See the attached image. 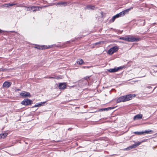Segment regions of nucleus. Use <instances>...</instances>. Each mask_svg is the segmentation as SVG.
<instances>
[{
    "label": "nucleus",
    "mask_w": 157,
    "mask_h": 157,
    "mask_svg": "<svg viewBox=\"0 0 157 157\" xmlns=\"http://www.w3.org/2000/svg\"><path fill=\"white\" fill-rule=\"evenodd\" d=\"M130 36H126L123 37H121L119 38L120 40H123L128 42H137L139 41L140 40V38H136L134 37H130Z\"/></svg>",
    "instance_id": "nucleus-1"
},
{
    "label": "nucleus",
    "mask_w": 157,
    "mask_h": 157,
    "mask_svg": "<svg viewBox=\"0 0 157 157\" xmlns=\"http://www.w3.org/2000/svg\"><path fill=\"white\" fill-rule=\"evenodd\" d=\"M42 7L39 6H32L30 7H28L27 8V10L30 11H36L40 10L39 9H41Z\"/></svg>",
    "instance_id": "nucleus-2"
},
{
    "label": "nucleus",
    "mask_w": 157,
    "mask_h": 157,
    "mask_svg": "<svg viewBox=\"0 0 157 157\" xmlns=\"http://www.w3.org/2000/svg\"><path fill=\"white\" fill-rule=\"evenodd\" d=\"M118 48L117 46H115L110 48L108 51V53L110 55L113 54L114 53L117 51Z\"/></svg>",
    "instance_id": "nucleus-3"
},
{
    "label": "nucleus",
    "mask_w": 157,
    "mask_h": 157,
    "mask_svg": "<svg viewBox=\"0 0 157 157\" xmlns=\"http://www.w3.org/2000/svg\"><path fill=\"white\" fill-rule=\"evenodd\" d=\"M144 141H141V142H138L135 143L134 144H133L128 147L127 148H126V150H128L130 149H131L132 148H136V147H137L139 145H140V144L143 142Z\"/></svg>",
    "instance_id": "nucleus-4"
},
{
    "label": "nucleus",
    "mask_w": 157,
    "mask_h": 157,
    "mask_svg": "<svg viewBox=\"0 0 157 157\" xmlns=\"http://www.w3.org/2000/svg\"><path fill=\"white\" fill-rule=\"evenodd\" d=\"M32 102V101L29 99H25L21 101V104L25 105H31Z\"/></svg>",
    "instance_id": "nucleus-5"
},
{
    "label": "nucleus",
    "mask_w": 157,
    "mask_h": 157,
    "mask_svg": "<svg viewBox=\"0 0 157 157\" xmlns=\"http://www.w3.org/2000/svg\"><path fill=\"white\" fill-rule=\"evenodd\" d=\"M124 67L121 66L117 67V68H111L108 70V71L110 72H115L118 71L120 70H122Z\"/></svg>",
    "instance_id": "nucleus-6"
},
{
    "label": "nucleus",
    "mask_w": 157,
    "mask_h": 157,
    "mask_svg": "<svg viewBox=\"0 0 157 157\" xmlns=\"http://www.w3.org/2000/svg\"><path fill=\"white\" fill-rule=\"evenodd\" d=\"M130 9H127L120 12L119 13L117 14L118 17L123 16L125 14L128 13Z\"/></svg>",
    "instance_id": "nucleus-7"
},
{
    "label": "nucleus",
    "mask_w": 157,
    "mask_h": 157,
    "mask_svg": "<svg viewBox=\"0 0 157 157\" xmlns=\"http://www.w3.org/2000/svg\"><path fill=\"white\" fill-rule=\"evenodd\" d=\"M125 101H127L131 100L132 99V97H135V95L133 96L131 95V94L126 95L123 96Z\"/></svg>",
    "instance_id": "nucleus-8"
},
{
    "label": "nucleus",
    "mask_w": 157,
    "mask_h": 157,
    "mask_svg": "<svg viewBox=\"0 0 157 157\" xmlns=\"http://www.w3.org/2000/svg\"><path fill=\"white\" fill-rule=\"evenodd\" d=\"M11 84V83L8 81H5L3 84V86L4 88H8L10 87Z\"/></svg>",
    "instance_id": "nucleus-9"
},
{
    "label": "nucleus",
    "mask_w": 157,
    "mask_h": 157,
    "mask_svg": "<svg viewBox=\"0 0 157 157\" xmlns=\"http://www.w3.org/2000/svg\"><path fill=\"white\" fill-rule=\"evenodd\" d=\"M66 85L65 83H60L59 85V88L60 89L63 90L66 88Z\"/></svg>",
    "instance_id": "nucleus-10"
},
{
    "label": "nucleus",
    "mask_w": 157,
    "mask_h": 157,
    "mask_svg": "<svg viewBox=\"0 0 157 157\" xmlns=\"http://www.w3.org/2000/svg\"><path fill=\"white\" fill-rule=\"evenodd\" d=\"M20 95L22 97H25L28 96L30 97H31V95L29 93L25 91H24L23 92L21 93L20 94Z\"/></svg>",
    "instance_id": "nucleus-11"
},
{
    "label": "nucleus",
    "mask_w": 157,
    "mask_h": 157,
    "mask_svg": "<svg viewBox=\"0 0 157 157\" xmlns=\"http://www.w3.org/2000/svg\"><path fill=\"white\" fill-rule=\"evenodd\" d=\"M67 5V3L66 2H61L57 3L56 5L60 6H65Z\"/></svg>",
    "instance_id": "nucleus-12"
},
{
    "label": "nucleus",
    "mask_w": 157,
    "mask_h": 157,
    "mask_svg": "<svg viewBox=\"0 0 157 157\" xmlns=\"http://www.w3.org/2000/svg\"><path fill=\"white\" fill-rule=\"evenodd\" d=\"M125 102L123 96L119 97L117 100V103H119L121 102Z\"/></svg>",
    "instance_id": "nucleus-13"
},
{
    "label": "nucleus",
    "mask_w": 157,
    "mask_h": 157,
    "mask_svg": "<svg viewBox=\"0 0 157 157\" xmlns=\"http://www.w3.org/2000/svg\"><path fill=\"white\" fill-rule=\"evenodd\" d=\"M35 48L39 49H48L49 48V47H47L45 45L40 46L38 45H37L36 47H35Z\"/></svg>",
    "instance_id": "nucleus-14"
},
{
    "label": "nucleus",
    "mask_w": 157,
    "mask_h": 157,
    "mask_svg": "<svg viewBox=\"0 0 157 157\" xmlns=\"http://www.w3.org/2000/svg\"><path fill=\"white\" fill-rule=\"evenodd\" d=\"M143 116L141 114H138L136 115L134 117V120L141 119L142 117Z\"/></svg>",
    "instance_id": "nucleus-15"
},
{
    "label": "nucleus",
    "mask_w": 157,
    "mask_h": 157,
    "mask_svg": "<svg viewBox=\"0 0 157 157\" xmlns=\"http://www.w3.org/2000/svg\"><path fill=\"white\" fill-rule=\"evenodd\" d=\"M114 108H115V107H108L107 108H102V109H99V111H108L109 110H111L112 109H114Z\"/></svg>",
    "instance_id": "nucleus-16"
},
{
    "label": "nucleus",
    "mask_w": 157,
    "mask_h": 157,
    "mask_svg": "<svg viewBox=\"0 0 157 157\" xmlns=\"http://www.w3.org/2000/svg\"><path fill=\"white\" fill-rule=\"evenodd\" d=\"M95 8L94 6H92L90 5H88L86 6V9L91 10H94Z\"/></svg>",
    "instance_id": "nucleus-17"
},
{
    "label": "nucleus",
    "mask_w": 157,
    "mask_h": 157,
    "mask_svg": "<svg viewBox=\"0 0 157 157\" xmlns=\"http://www.w3.org/2000/svg\"><path fill=\"white\" fill-rule=\"evenodd\" d=\"M118 18V17L117 16L116 14L113 16L112 18L109 20V22H113L114 21L115 19L116 18Z\"/></svg>",
    "instance_id": "nucleus-18"
},
{
    "label": "nucleus",
    "mask_w": 157,
    "mask_h": 157,
    "mask_svg": "<svg viewBox=\"0 0 157 157\" xmlns=\"http://www.w3.org/2000/svg\"><path fill=\"white\" fill-rule=\"evenodd\" d=\"M76 62L78 64L82 65L84 61L82 59H78L77 60Z\"/></svg>",
    "instance_id": "nucleus-19"
},
{
    "label": "nucleus",
    "mask_w": 157,
    "mask_h": 157,
    "mask_svg": "<svg viewBox=\"0 0 157 157\" xmlns=\"http://www.w3.org/2000/svg\"><path fill=\"white\" fill-rule=\"evenodd\" d=\"M46 102H41L40 103H39L38 104H36L34 106V107H40L41 106H43L44 105Z\"/></svg>",
    "instance_id": "nucleus-20"
},
{
    "label": "nucleus",
    "mask_w": 157,
    "mask_h": 157,
    "mask_svg": "<svg viewBox=\"0 0 157 157\" xmlns=\"http://www.w3.org/2000/svg\"><path fill=\"white\" fill-rule=\"evenodd\" d=\"M7 134H8L6 133L0 134V138H5L7 136Z\"/></svg>",
    "instance_id": "nucleus-21"
},
{
    "label": "nucleus",
    "mask_w": 157,
    "mask_h": 157,
    "mask_svg": "<svg viewBox=\"0 0 157 157\" xmlns=\"http://www.w3.org/2000/svg\"><path fill=\"white\" fill-rule=\"evenodd\" d=\"M142 132H143V134L144 133L148 134V133H149L150 132H152V130H145V131H142Z\"/></svg>",
    "instance_id": "nucleus-22"
},
{
    "label": "nucleus",
    "mask_w": 157,
    "mask_h": 157,
    "mask_svg": "<svg viewBox=\"0 0 157 157\" xmlns=\"http://www.w3.org/2000/svg\"><path fill=\"white\" fill-rule=\"evenodd\" d=\"M134 133L138 135H141L143 134V132H135Z\"/></svg>",
    "instance_id": "nucleus-23"
},
{
    "label": "nucleus",
    "mask_w": 157,
    "mask_h": 157,
    "mask_svg": "<svg viewBox=\"0 0 157 157\" xmlns=\"http://www.w3.org/2000/svg\"><path fill=\"white\" fill-rule=\"evenodd\" d=\"M103 41H99L98 42H96L95 43V45H97L98 44H103Z\"/></svg>",
    "instance_id": "nucleus-24"
},
{
    "label": "nucleus",
    "mask_w": 157,
    "mask_h": 157,
    "mask_svg": "<svg viewBox=\"0 0 157 157\" xmlns=\"http://www.w3.org/2000/svg\"><path fill=\"white\" fill-rule=\"evenodd\" d=\"M17 3H11V4H10V3H9V6H13L14 5H17Z\"/></svg>",
    "instance_id": "nucleus-25"
},
{
    "label": "nucleus",
    "mask_w": 157,
    "mask_h": 157,
    "mask_svg": "<svg viewBox=\"0 0 157 157\" xmlns=\"http://www.w3.org/2000/svg\"><path fill=\"white\" fill-rule=\"evenodd\" d=\"M90 76H86L84 77V79L86 80H87L88 79H89Z\"/></svg>",
    "instance_id": "nucleus-26"
},
{
    "label": "nucleus",
    "mask_w": 157,
    "mask_h": 157,
    "mask_svg": "<svg viewBox=\"0 0 157 157\" xmlns=\"http://www.w3.org/2000/svg\"><path fill=\"white\" fill-rule=\"evenodd\" d=\"M4 6L5 7H9V3L8 4H5V5H4Z\"/></svg>",
    "instance_id": "nucleus-27"
},
{
    "label": "nucleus",
    "mask_w": 157,
    "mask_h": 157,
    "mask_svg": "<svg viewBox=\"0 0 157 157\" xmlns=\"http://www.w3.org/2000/svg\"><path fill=\"white\" fill-rule=\"evenodd\" d=\"M54 78H56L58 79H61L62 78L61 77V76H57L56 77H54Z\"/></svg>",
    "instance_id": "nucleus-28"
},
{
    "label": "nucleus",
    "mask_w": 157,
    "mask_h": 157,
    "mask_svg": "<svg viewBox=\"0 0 157 157\" xmlns=\"http://www.w3.org/2000/svg\"><path fill=\"white\" fill-rule=\"evenodd\" d=\"M76 140V139H72V140L71 139H69V142L70 143V142H72V141L75 140Z\"/></svg>",
    "instance_id": "nucleus-29"
},
{
    "label": "nucleus",
    "mask_w": 157,
    "mask_h": 157,
    "mask_svg": "<svg viewBox=\"0 0 157 157\" xmlns=\"http://www.w3.org/2000/svg\"><path fill=\"white\" fill-rule=\"evenodd\" d=\"M7 70L6 69H3L2 68H0V71H6Z\"/></svg>",
    "instance_id": "nucleus-30"
},
{
    "label": "nucleus",
    "mask_w": 157,
    "mask_h": 157,
    "mask_svg": "<svg viewBox=\"0 0 157 157\" xmlns=\"http://www.w3.org/2000/svg\"><path fill=\"white\" fill-rule=\"evenodd\" d=\"M72 144H75V146H77L78 145L77 143L74 142H73Z\"/></svg>",
    "instance_id": "nucleus-31"
},
{
    "label": "nucleus",
    "mask_w": 157,
    "mask_h": 157,
    "mask_svg": "<svg viewBox=\"0 0 157 157\" xmlns=\"http://www.w3.org/2000/svg\"><path fill=\"white\" fill-rule=\"evenodd\" d=\"M74 85L73 86H69V88H72V87H74Z\"/></svg>",
    "instance_id": "nucleus-32"
},
{
    "label": "nucleus",
    "mask_w": 157,
    "mask_h": 157,
    "mask_svg": "<svg viewBox=\"0 0 157 157\" xmlns=\"http://www.w3.org/2000/svg\"><path fill=\"white\" fill-rule=\"evenodd\" d=\"M48 78H54V77H50Z\"/></svg>",
    "instance_id": "nucleus-33"
},
{
    "label": "nucleus",
    "mask_w": 157,
    "mask_h": 157,
    "mask_svg": "<svg viewBox=\"0 0 157 157\" xmlns=\"http://www.w3.org/2000/svg\"><path fill=\"white\" fill-rule=\"evenodd\" d=\"M2 31L0 29V33H2Z\"/></svg>",
    "instance_id": "nucleus-34"
},
{
    "label": "nucleus",
    "mask_w": 157,
    "mask_h": 157,
    "mask_svg": "<svg viewBox=\"0 0 157 157\" xmlns=\"http://www.w3.org/2000/svg\"><path fill=\"white\" fill-rule=\"evenodd\" d=\"M145 21H144V25H145Z\"/></svg>",
    "instance_id": "nucleus-35"
},
{
    "label": "nucleus",
    "mask_w": 157,
    "mask_h": 157,
    "mask_svg": "<svg viewBox=\"0 0 157 157\" xmlns=\"http://www.w3.org/2000/svg\"><path fill=\"white\" fill-rule=\"evenodd\" d=\"M47 6H44V7H47Z\"/></svg>",
    "instance_id": "nucleus-36"
},
{
    "label": "nucleus",
    "mask_w": 157,
    "mask_h": 157,
    "mask_svg": "<svg viewBox=\"0 0 157 157\" xmlns=\"http://www.w3.org/2000/svg\"><path fill=\"white\" fill-rule=\"evenodd\" d=\"M80 147H78V148H77V149H78V148H80Z\"/></svg>",
    "instance_id": "nucleus-37"
},
{
    "label": "nucleus",
    "mask_w": 157,
    "mask_h": 157,
    "mask_svg": "<svg viewBox=\"0 0 157 157\" xmlns=\"http://www.w3.org/2000/svg\"><path fill=\"white\" fill-rule=\"evenodd\" d=\"M155 66L156 67H157V65H155Z\"/></svg>",
    "instance_id": "nucleus-38"
},
{
    "label": "nucleus",
    "mask_w": 157,
    "mask_h": 157,
    "mask_svg": "<svg viewBox=\"0 0 157 157\" xmlns=\"http://www.w3.org/2000/svg\"><path fill=\"white\" fill-rule=\"evenodd\" d=\"M148 88H151V86H149V87H148Z\"/></svg>",
    "instance_id": "nucleus-39"
},
{
    "label": "nucleus",
    "mask_w": 157,
    "mask_h": 157,
    "mask_svg": "<svg viewBox=\"0 0 157 157\" xmlns=\"http://www.w3.org/2000/svg\"><path fill=\"white\" fill-rule=\"evenodd\" d=\"M70 129V128H69V130H71V129Z\"/></svg>",
    "instance_id": "nucleus-40"
}]
</instances>
